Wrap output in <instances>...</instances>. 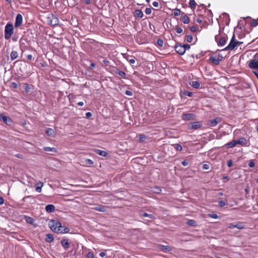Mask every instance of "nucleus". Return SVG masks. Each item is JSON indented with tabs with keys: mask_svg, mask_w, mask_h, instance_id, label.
<instances>
[{
	"mask_svg": "<svg viewBox=\"0 0 258 258\" xmlns=\"http://www.w3.org/2000/svg\"><path fill=\"white\" fill-rule=\"evenodd\" d=\"M14 33V27L12 24L8 23L5 28V38L6 40L9 39Z\"/></svg>",
	"mask_w": 258,
	"mask_h": 258,
	"instance_id": "f257e3e1",
	"label": "nucleus"
},
{
	"mask_svg": "<svg viewBox=\"0 0 258 258\" xmlns=\"http://www.w3.org/2000/svg\"><path fill=\"white\" fill-rule=\"evenodd\" d=\"M47 20L48 24L52 26L58 25L59 22L58 18L52 13L48 15Z\"/></svg>",
	"mask_w": 258,
	"mask_h": 258,
	"instance_id": "f03ea898",
	"label": "nucleus"
},
{
	"mask_svg": "<svg viewBox=\"0 0 258 258\" xmlns=\"http://www.w3.org/2000/svg\"><path fill=\"white\" fill-rule=\"evenodd\" d=\"M238 46V41L235 39V35L233 34L229 44L223 49L224 50H232Z\"/></svg>",
	"mask_w": 258,
	"mask_h": 258,
	"instance_id": "7ed1b4c3",
	"label": "nucleus"
},
{
	"mask_svg": "<svg viewBox=\"0 0 258 258\" xmlns=\"http://www.w3.org/2000/svg\"><path fill=\"white\" fill-rule=\"evenodd\" d=\"M50 228L52 231L59 234L67 233L70 231L68 227H50Z\"/></svg>",
	"mask_w": 258,
	"mask_h": 258,
	"instance_id": "20e7f679",
	"label": "nucleus"
},
{
	"mask_svg": "<svg viewBox=\"0 0 258 258\" xmlns=\"http://www.w3.org/2000/svg\"><path fill=\"white\" fill-rule=\"evenodd\" d=\"M140 217L144 221L147 222L152 221L155 219L154 214H148L145 212H141L140 213Z\"/></svg>",
	"mask_w": 258,
	"mask_h": 258,
	"instance_id": "39448f33",
	"label": "nucleus"
},
{
	"mask_svg": "<svg viewBox=\"0 0 258 258\" xmlns=\"http://www.w3.org/2000/svg\"><path fill=\"white\" fill-rule=\"evenodd\" d=\"M248 67L251 69L258 70V58L255 54L254 58L248 62Z\"/></svg>",
	"mask_w": 258,
	"mask_h": 258,
	"instance_id": "423d86ee",
	"label": "nucleus"
},
{
	"mask_svg": "<svg viewBox=\"0 0 258 258\" xmlns=\"http://www.w3.org/2000/svg\"><path fill=\"white\" fill-rule=\"evenodd\" d=\"M227 37H220L218 36H215V40L217 42L218 46H224L225 45L227 41Z\"/></svg>",
	"mask_w": 258,
	"mask_h": 258,
	"instance_id": "0eeeda50",
	"label": "nucleus"
},
{
	"mask_svg": "<svg viewBox=\"0 0 258 258\" xmlns=\"http://www.w3.org/2000/svg\"><path fill=\"white\" fill-rule=\"evenodd\" d=\"M223 59V57L221 55H218L217 58L211 56L209 58V60L215 65H219L220 62Z\"/></svg>",
	"mask_w": 258,
	"mask_h": 258,
	"instance_id": "6e6552de",
	"label": "nucleus"
},
{
	"mask_svg": "<svg viewBox=\"0 0 258 258\" xmlns=\"http://www.w3.org/2000/svg\"><path fill=\"white\" fill-rule=\"evenodd\" d=\"M175 50L180 55H183L185 53V48L181 44H176L175 46Z\"/></svg>",
	"mask_w": 258,
	"mask_h": 258,
	"instance_id": "1a4fd4ad",
	"label": "nucleus"
},
{
	"mask_svg": "<svg viewBox=\"0 0 258 258\" xmlns=\"http://www.w3.org/2000/svg\"><path fill=\"white\" fill-rule=\"evenodd\" d=\"M237 145L239 144L242 146L248 147L249 143L248 141L244 138H241L238 140H236Z\"/></svg>",
	"mask_w": 258,
	"mask_h": 258,
	"instance_id": "9d476101",
	"label": "nucleus"
},
{
	"mask_svg": "<svg viewBox=\"0 0 258 258\" xmlns=\"http://www.w3.org/2000/svg\"><path fill=\"white\" fill-rule=\"evenodd\" d=\"M23 21V17L22 15L18 14L16 18V21L15 23V27H18L22 25Z\"/></svg>",
	"mask_w": 258,
	"mask_h": 258,
	"instance_id": "9b49d317",
	"label": "nucleus"
},
{
	"mask_svg": "<svg viewBox=\"0 0 258 258\" xmlns=\"http://www.w3.org/2000/svg\"><path fill=\"white\" fill-rule=\"evenodd\" d=\"M195 115L192 113H183L182 115V119L183 120H189L194 119Z\"/></svg>",
	"mask_w": 258,
	"mask_h": 258,
	"instance_id": "f8f14e48",
	"label": "nucleus"
},
{
	"mask_svg": "<svg viewBox=\"0 0 258 258\" xmlns=\"http://www.w3.org/2000/svg\"><path fill=\"white\" fill-rule=\"evenodd\" d=\"M107 208V207L105 206H103L102 205H98L93 207L92 209L93 210H95L97 211L105 212L106 211Z\"/></svg>",
	"mask_w": 258,
	"mask_h": 258,
	"instance_id": "ddd939ff",
	"label": "nucleus"
},
{
	"mask_svg": "<svg viewBox=\"0 0 258 258\" xmlns=\"http://www.w3.org/2000/svg\"><path fill=\"white\" fill-rule=\"evenodd\" d=\"M221 121V119L219 117L215 118L214 119L210 120V125L211 126L214 127L216 126Z\"/></svg>",
	"mask_w": 258,
	"mask_h": 258,
	"instance_id": "4468645a",
	"label": "nucleus"
},
{
	"mask_svg": "<svg viewBox=\"0 0 258 258\" xmlns=\"http://www.w3.org/2000/svg\"><path fill=\"white\" fill-rule=\"evenodd\" d=\"M202 126V125L201 123L199 121H196V122H192L190 123V127L194 130L198 129V128L201 127Z\"/></svg>",
	"mask_w": 258,
	"mask_h": 258,
	"instance_id": "2eb2a0df",
	"label": "nucleus"
},
{
	"mask_svg": "<svg viewBox=\"0 0 258 258\" xmlns=\"http://www.w3.org/2000/svg\"><path fill=\"white\" fill-rule=\"evenodd\" d=\"M237 145L236 140H233L231 142L226 143L225 146L226 148L229 149L235 147Z\"/></svg>",
	"mask_w": 258,
	"mask_h": 258,
	"instance_id": "dca6fc26",
	"label": "nucleus"
},
{
	"mask_svg": "<svg viewBox=\"0 0 258 258\" xmlns=\"http://www.w3.org/2000/svg\"><path fill=\"white\" fill-rule=\"evenodd\" d=\"M134 16L138 18H142L144 14L141 10L137 9L134 11Z\"/></svg>",
	"mask_w": 258,
	"mask_h": 258,
	"instance_id": "f3484780",
	"label": "nucleus"
},
{
	"mask_svg": "<svg viewBox=\"0 0 258 258\" xmlns=\"http://www.w3.org/2000/svg\"><path fill=\"white\" fill-rule=\"evenodd\" d=\"M45 210L47 213H52L55 211V206L53 205L49 204L45 207Z\"/></svg>",
	"mask_w": 258,
	"mask_h": 258,
	"instance_id": "a211bd4d",
	"label": "nucleus"
},
{
	"mask_svg": "<svg viewBox=\"0 0 258 258\" xmlns=\"http://www.w3.org/2000/svg\"><path fill=\"white\" fill-rule=\"evenodd\" d=\"M45 133L50 137H54L55 135L54 130L51 128H47L45 131Z\"/></svg>",
	"mask_w": 258,
	"mask_h": 258,
	"instance_id": "6ab92c4d",
	"label": "nucleus"
},
{
	"mask_svg": "<svg viewBox=\"0 0 258 258\" xmlns=\"http://www.w3.org/2000/svg\"><path fill=\"white\" fill-rule=\"evenodd\" d=\"M48 226H61V223L58 221L57 219L51 220L48 223Z\"/></svg>",
	"mask_w": 258,
	"mask_h": 258,
	"instance_id": "aec40b11",
	"label": "nucleus"
},
{
	"mask_svg": "<svg viewBox=\"0 0 258 258\" xmlns=\"http://www.w3.org/2000/svg\"><path fill=\"white\" fill-rule=\"evenodd\" d=\"M0 119L3 120L4 121V122H5L6 124L8 123V121H12L10 117H8L7 116H5L2 114H0Z\"/></svg>",
	"mask_w": 258,
	"mask_h": 258,
	"instance_id": "412c9836",
	"label": "nucleus"
},
{
	"mask_svg": "<svg viewBox=\"0 0 258 258\" xmlns=\"http://www.w3.org/2000/svg\"><path fill=\"white\" fill-rule=\"evenodd\" d=\"M115 73L116 74L119 75L121 78L123 79H127L126 74L124 72L120 71L118 69H116V70L115 71Z\"/></svg>",
	"mask_w": 258,
	"mask_h": 258,
	"instance_id": "4be33fe9",
	"label": "nucleus"
},
{
	"mask_svg": "<svg viewBox=\"0 0 258 258\" xmlns=\"http://www.w3.org/2000/svg\"><path fill=\"white\" fill-rule=\"evenodd\" d=\"M10 56L11 60H14L18 57L19 53L17 51L13 50L11 53Z\"/></svg>",
	"mask_w": 258,
	"mask_h": 258,
	"instance_id": "5701e85b",
	"label": "nucleus"
},
{
	"mask_svg": "<svg viewBox=\"0 0 258 258\" xmlns=\"http://www.w3.org/2000/svg\"><path fill=\"white\" fill-rule=\"evenodd\" d=\"M197 4L195 0H189V7L190 8L194 10L196 8Z\"/></svg>",
	"mask_w": 258,
	"mask_h": 258,
	"instance_id": "b1692460",
	"label": "nucleus"
},
{
	"mask_svg": "<svg viewBox=\"0 0 258 258\" xmlns=\"http://www.w3.org/2000/svg\"><path fill=\"white\" fill-rule=\"evenodd\" d=\"M181 20L184 24H187L189 23V18L186 14L182 17Z\"/></svg>",
	"mask_w": 258,
	"mask_h": 258,
	"instance_id": "393cba45",
	"label": "nucleus"
},
{
	"mask_svg": "<svg viewBox=\"0 0 258 258\" xmlns=\"http://www.w3.org/2000/svg\"><path fill=\"white\" fill-rule=\"evenodd\" d=\"M24 218L27 223L30 224H33L34 219L32 218L27 216H24Z\"/></svg>",
	"mask_w": 258,
	"mask_h": 258,
	"instance_id": "a878e982",
	"label": "nucleus"
},
{
	"mask_svg": "<svg viewBox=\"0 0 258 258\" xmlns=\"http://www.w3.org/2000/svg\"><path fill=\"white\" fill-rule=\"evenodd\" d=\"M159 249L163 251H169L171 250V248L168 246L160 245Z\"/></svg>",
	"mask_w": 258,
	"mask_h": 258,
	"instance_id": "bb28decb",
	"label": "nucleus"
},
{
	"mask_svg": "<svg viewBox=\"0 0 258 258\" xmlns=\"http://www.w3.org/2000/svg\"><path fill=\"white\" fill-rule=\"evenodd\" d=\"M190 85L195 89H199L200 87V83L199 81H192Z\"/></svg>",
	"mask_w": 258,
	"mask_h": 258,
	"instance_id": "cd10ccee",
	"label": "nucleus"
},
{
	"mask_svg": "<svg viewBox=\"0 0 258 258\" xmlns=\"http://www.w3.org/2000/svg\"><path fill=\"white\" fill-rule=\"evenodd\" d=\"M43 150L46 152H57V149L55 148H51L49 147H44Z\"/></svg>",
	"mask_w": 258,
	"mask_h": 258,
	"instance_id": "c85d7f7f",
	"label": "nucleus"
},
{
	"mask_svg": "<svg viewBox=\"0 0 258 258\" xmlns=\"http://www.w3.org/2000/svg\"><path fill=\"white\" fill-rule=\"evenodd\" d=\"M96 153L100 155V156H103V157H106L107 155V153L106 151H103V150H97L96 151Z\"/></svg>",
	"mask_w": 258,
	"mask_h": 258,
	"instance_id": "c756f323",
	"label": "nucleus"
},
{
	"mask_svg": "<svg viewBox=\"0 0 258 258\" xmlns=\"http://www.w3.org/2000/svg\"><path fill=\"white\" fill-rule=\"evenodd\" d=\"M61 243L62 246L66 249L68 248L69 247V243L68 240L64 239L62 240L61 241Z\"/></svg>",
	"mask_w": 258,
	"mask_h": 258,
	"instance_id": "7c9ffc66",
	"label": "nucleus"
},
{
	"mask_svg": "<svg viewBox=\"0 0 258 258\" xmlns=\"http://www.w3.org/2000/svg\"><path fill=\"white\" fill-rule=\"evenodd\" d=\"M37 184L40 185V186H37L36 187V190L38 192H40L41 191V187L43 185V183L41 181H39V182Z\"/></svg>",
	"mask_w": 258,
	"mask_h": 258,
	"instance_id": "2f4dec72",
	"label": "nucleus"
},
{
	"mask_svg": "<svg viewBox=\"0 0 258 258\" xmlns=\"http://www.w3.org/2000/svg\"><path fill=\"white\" fill-rule=\"evenodd\" d=\"M53 240V237L51 234H47L46 236V240L48 242L52 241Z\"/></svg>",
	"mask_w": 258,
	"mask_h": 258,
	"instance_id": "473e14b6",
	"label": "nucleus"
},
{
	"mask_svg": "<svg viewBox=\"0 0 258 258\" xmlns=\"http://www.w3.org/2000/svg\"><path fill=\"white\" fill-rule=\"evenodd\" d=\"M181 11L180 9L176 8L174 9L173 14L175 16H178L181 14Z\"/></svg>",
	"mask_w": 258,
	"mask_h": 258,
	"instance_id": "72a5a7b5",
	"label": "nucleus"
},
{
	"mask_svg": "<svg viewBox=\"0 0 258 258\" xmlns=\"http://www.w3.org/2000/svg\"><path fill=\"white\" fill-rule=\"evenodd\" d=\"M250 25L252 27H255L258 25V19L257 20L253 19L250 23Z\"/></svg>",
	"mask_w": 258,
	"mask_h": 258,
	"instance_id": "f704fd0d",
	"label": "nucleus"
},
{
	"mask_svg": "<svg viewBox=\"0 0 258 258\" xmlns=\"http://www.w3.org/2000/svg\"><path fill=\"white\" fill-rule=\"evenodd\" d=\"M196 221L194 220H188L186 222V224L189 226H194Z\"/></svg>",
	"mask_w": 258,
	"mask_h": 258,
	"instance_id": "c9c22d12",
	"label": "nucleus"
},
{
	"mask_svg": "<svg viewBox=\"0 0 258 258\" xmlns=\"http://www.w3.org/2000/svg\"><path fill=\"white\" fill-rule=\"evenodd\" d=\"M183 94L184 95H186V96H187L188 97H192V95H193L192 92H189L188 91H186V90H184L183 92Z\"/></svg>",
	"mask_w": 258,
	"mask_h": 258,
	"instance_id": "e433bc0d",
	"label": "nucleus"
},
{
	"mask_svg": "<svg viewBox=\"0 0 258 258\" xmlns=\"http://www.w3.org/2000/svg\"><path fill=\"white\" fill-rule=\"evenodd\" d=\"M139 137V140L141 142H144L147 139V137L145 135H143V134L140 135Z\"/></svg>",
	"mask_w": 258,
	"mask_h": 258,
	"instance_id": "4c0bfd02",
	"label": "nucleus"
},
{
	"mask_svg": "<svg viewBox=\"0 0 258 258\" xmlns=\"http://www.w3.org/2000/svg\"><path fill=\"white\" fill-rule=\"evenodd\" d=\"M175 148L177 150L181 151L182 150V146L179 144H176L174 145Z\"/></svg>",
	"mask_w": 258,
	"mask_h": 258,
	"instance_id": "58836bf2",
	"label": "nucleus"
},
{
	"mask_svg": "<svg viewBox=\"0 0 258 258\" xmlns=\"http://www.w3.org/2000/svg\"><path fill=\"white\" fill-rule=\"evenodd\" d=\"M154 190L153 192L156 194H160L161 192V189L157 186H155L154 188Z\"/></svg>",
	"mask_w": 258,
	"mask_h": 258,
	"instance_id": "ea45409f",
	"label": "nucleus"
},
{
	"mask_svg": "<svg viewBox=\"0 0 258 258\" xmlns=\"http://www.w3.org/2000/svg\"><path fill=\"white\" fill-rule=\"evenodd\" d=\"M186 40L188 42H191L193 40L192 36L191 35H188L186 36Z\"/></svg>",
	"mask_w": 258,
	"mask_h": 258,
	"instance_id": "a19ab883",
	"label": "nucleus"
},
{
	"mask_svg": "<svg viewBox=\"0 0 258 258\" xmlns=\"http://www.w3.org/2000/svg\"><path fill=\"white\" fill-rule=\"evenodd\" d=\"M157 43L159 46L162 47L163 45L164 42L162 39H158L157 41Z\"/></svg>",
	"mask_w": 258,
	"mask_h": 258,
	"instance_id": "79ce46f5",
	"label": "nucleus"
},
{
	"mask_svg": "<svg viewBox=\"0 0 258 258\" xmlns=\"http://www.w3.org/2000/svg\"><path fill=\"white\" fill-rule=\"evenodd\" d=\"M248 165L249 167H253L255 165V163L253 160H249Z\"/></svg>",
	"mask_w": 258,
	"mask_h": 258,
	"instance_id": "37998d69",
	"label": "nucleus"
},
{
	"mask_svg": "<svg viewBox=\"0 0 258 258\" xmlns=\"http://www.w3.org/2000/svg\"><path fill=\"white\" fill-rule=\"evenodd\" d=\"M226 204H227V202H226V201H220L219 202V205L220 207H224V206H225Z\"/></svg>",
	"mask_w": 258,
	"mask_h": 258,
	"instance_id": "c03bdc74",
	"label": "nucleus"
},
{
	"mask_svg": "<svg viewBox=\"0 0 258 258\" xmlns=\"http://www.w3.org/2000/svg\"><path fill=\"white\" fill-rule=\"evenodd\" d=\"M176 32L178 34H181L183 32V29L180 27L176 28Z\"/></svg>",
	"mask_w": 258,
	"mask_h": 258,
	"instance_id": "a18cd8bd",
	"label": "nucleus"
},
{
	"mask_svg": "<svg viewBox=\"0 0 258 258\" xmlns=\"http://www.w3.org/2000/svg\"><path fill=\"white\" fill-rule=\"evenodd\" d=\"M127 59L131 64H133L135 63L136 59L135 58V57H134L133 58H132L131 59L127 58Z\"/></svg>",
	"mask_w": 258,
	"mask_h": 258,
	"instance_id": "49530a36",
	"label": "nucleus"
},
{
	"mask_svg": "<svg viewBox=\"0 0 258 258\" xmlns=\"http://www.w3.org/2000/svg\"><path fill=\"white\" fill-rule=\"evenodd\" d=\"M85 163L89 165H92L93 164V161L91 159H87L85 160Z\"/></svg>",
	"mask_w": 258,
	"mask_h": 258,
	"instance_id": "de8ad7c7",
	"label": "nucleus"
},
{
	"mask_svg": "<svg viewBox=\"0 0 258 258\" xmlns=\"http://www.w3.org/2000/svg\"><path fill=\"white\" fill-rule=\"evenodd\" d=\"M152 12V10H151V8H147L145 10V13L147 15H149Z\"/></svg>",
	"mask_w": 258,
	"mask_h": 258,
	"instance_id": "09e8293b",
	"label": "nucleus"
},
{
	"mask_svg": "<svg viewBox=\"0 0 258 258\" xmlns=\"http://www.w3.org/2000/svg\"><path fill=\"white\" fill-rule=\"evenodd\" d=\"M209 216L212 218L217 219L218 218V216L216 214H211L208 215Z\"/></svg>",
	"mask_w": 258,
	"mask_h": 258,
	"instance_id": "8fccbe9b",
	"label": "nucleus"
},
{
	"mask_svg": "<svg viewBox=\"0 0 258 258\" xmlns=\"http://www.w3.org/2000/svg\"><path fill=\"white\" fill-rule=\"evenodd\" d=\"M181 164L184 166H187L188 165V162L186 160H184L181 162Z\"/></svg>",
	"mask_w": 258,
	"mask_h": 258,
	"instance_id": "3c124183",
	"label": "nucleus"
},
{
	"mask_svg": "<svg viewBox=\"0 0 258 258\" xmlns=\"http://www.w3.org/2000/svg\"><path fill=\"white\" fill-rule=\"evenodd\" d=\"M233 165V161L232 160H229L227 162V166L229 167H231Z\"/></svg>",
	"mask_w": 258,
	"mask_h": 258,
	"instance_id": "603ef678",
	"label": "nucleus"
},
{
	"mask_svg": "<svg viewBox=\"0 0 258 258\" xmlns=\"http://www.w3.org/2000/svg\"><path fill=\"white\" fill-rule=\"evenodd\" d=\"M11 86L13 88H14L15 89H17L18 87V85L17 83H16L15 82H12Z\"/></svg>",
	"mask_w": 258,
	"mask_h": 258,
	"instance_id": "864d4df0",
	"label": "nucleus"
},
{
	"mask_svg": "<svg viewBox=\"0 0 258 258\" xmlns=\"http://www.w3.org/2000/svg\"><path fill=\"white\" fill-rule=\"evenodd\" d=\"M125 94L128 96H132L133 95V92L131 91H129V90H126L125 92Z\"/></svg>",
	"mask_w": 258,
	"mask_h": 258,
	"instance_id": "5fc2aeb1",
	"label": "nucleus"
},
{
	"mask_svg": "<svg viewBox=\"0 0 258 258\" xmlns=\"http://www.w3.org/2000/svg\"><path fill=\"white\" fill-rule=\"evenodd\" d=\"M25 85H26V87H25V90L26 92H30V86H29V85L27 84H26Z\"/></svg>",
	"mask_w": 258,
	"mask_h": 258,
	"instance_id": "6e6d98bb",
	"label": "nucleus"
},
{
	"mask_svg": "<svg viewBox=\"0 0 258 258\" xmlns=\"http://www.w3.org/2000/svg\"><path fill=\"white\" fill-rule=\"evenodd\" d=\"M87 258H93L94 257V255L93 254L92 252H89L87 255Z\"/></svg>",
	"mask_w": 258,
	"mask_h": 258,
	"instance_id": "4d7b16f0",
	"label": "nucleus"
},
{
	"mask_svg": "<svg viewBox=\"0 0 258 258\" xmlns=\"http://www.w3.org/2000/svg\"><path fill=\"white\" fill-rule=\"evenodd\" d=\"M190 30L191 31V32H196L197 31V28L196 27H195V26H191L190 28Z\"/></svg>",
	"mask_w": 258,
	"mask_h": 258,
	"instance_id": "13d9d810",
	"label": "nucleus"
},
{
	"mask_svg": "<svg viewBox=\"0 0 258 258\" xmlns=\"http://www.w3.org/2000/svg\"><path fill=\"white\" fill-rule=\"evenodd\" d=\"M182 45L185 48V51H186V50L189 49L190 48V45L189 44H184V45Z\"/></svg>",
	"mask_w": 258,
	"mask_h": 258,
	"instance_id": "bf43d9fd",
	"label": "nucleus"
},
{
	"mask_svg": "<svg viewBox=\"0 0 258 258\" xmlns=\"http://www.w3.org/2000/svg\"><path fill=\"white\" fill-rule=\"evenodd\" d=\"M27 58L29 60H31L33 59V56L31 54H28L27 55Z\"/></svg>",
	"mask_w": 258,
	"mask_h": 258,
	"instance_id": "052dcab7",
	"label": "nucleus"
},
{
	"mask_svg": "<svg viewBox=\"0 0 258 258\" xmlns=\"http://www.w3.org/2000/svg\"><path fill=\"white\" fill-rule=\"evenodd\" d=\"M203 168L204 169H208L209 168V166L208 164H204Z\"/></svg>",
	"mask_w": 258,
	"mask_h": 258,
	"instance_id": "680f3d73",
	"label": "nucleus"
},
{
	"mask_svg": "<svg viewBox=\"0 0 258 258\" xmlns=\"http://www.w3.org/2000/svg\"><path fill=\"white\" fill-rule=\"evenodd\" d=\"M86 116L87 118H89L92 116V114L90 112H88L86 113Z\"/></svg>",
	"mask_w": 258,
	"mask_h": 258,
	"instance_id": "e2e57ef3",
	"label": "nucleus"
},
{
	"mask_svg": "<svg viewBox=\"0 0 258 258\" xmlns=\"http://www.w3.org/2000/svg\"><path fill=\"white\" fill-rule=\"evenodd\" d=\"M153 5L155 7H158L159 6V4L157 2H154L153 3Z\"/></svg>",
	"mask_w": 258,
	"mask_h": 258,
	"instance_id": "0e129e2a",
	"label": "nucleus"
},
{
	"mask_svg": "<svg viewBox=\"0 0 258 258\" xmlns=\"http://www.w3.org/2000/svg\"><path fill=\"white\" fill-rule=\"evenodd\" d=\"M4 203V200L1 196H0V205H3Z\"/></svg>",
	"mask_w": 258,
	"mask_h": 258,
	"instance_id": "69168bd1",
	"label": "nucleus"
},
{
	"mask_svg": "<svg viewBox=\"0 0 258 258\" xmlns=\"http://www.w3.org/2000/svg\"><path fill=\"white\" fill-rule=\"evenodd\" d=\"M77 104L79 105V106H83L84 103L82 101H81V102H79Z\"/></svg>",
	"mask_w": 258,
	"mask_h": 258,
	"instance_id": "338daca9",
	"label": "nucleus"
},
{
	"mask_svg": "<svg viewBox=\"0 0 258 258\" xmlns=\"http://www.w3.org/2000/svg\"><path fill=\"white\" fill-rule=\"evenodd\" d=\"M99 255L101 257H104V256H105L106 254H105V253L104 252H101L100 253Z\"/></svg>",
	"mask_w": 258,
	"mask_h": 258,
	"instance_id": "774afa93",
	"label": "nucleus"
}]
</instances>
